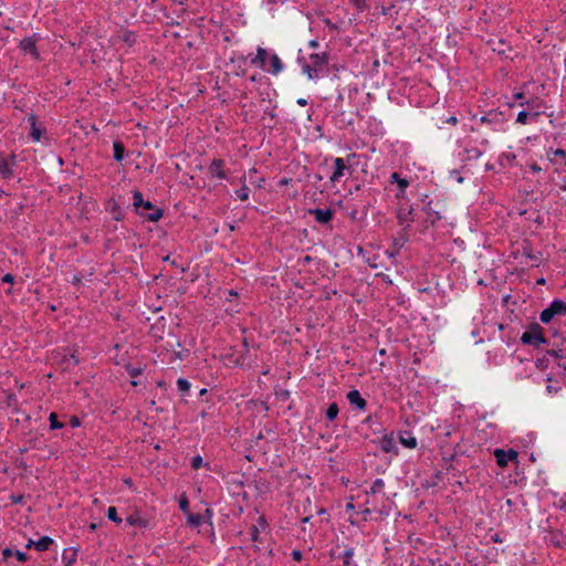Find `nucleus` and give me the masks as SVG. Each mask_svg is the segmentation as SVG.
I'll list each match as a JSON object with an SVG mask.
<instances>
[{
  "instance_id": "4be33fe9",
  "label": "nucleus",
  "mask_w": 566,
  "mask_h": 566,
  "mask_svg": "<svg viewBox=\"0 0 566 566\" xmlns=\"http://www.w3.org/2000/svg\"><path fill=\"white\" fill-rule=\"evenodd\" d=\"M485 151V149H482V148H479V147H467L465 148V153H467V157L465 159L468 160H475V159H479L483 153Z\"/></svg>"
},
{
  "instance_id": "9b49d317",
  "label": "nucleus",
  "mask_w": 566,
  "mask_h": 566,
  "mask_svg": "<svg viewBox=\"0 0 566 566\" xmlns=\"http://www.w3.org/2000/svg\"><path fill=\"white\" fill-rule=\"evenodd\" d=\"M21 50L30 54L33 59H39V52L35 46V40L33 38H25L20 42Z\"/></svg>"
},
{
  "instance_id": "49530a36",
  "label": "nucleus",
  "mask_w": 566,
  "mask_h": 566,
  "mask_svg": "<svg viewBox=\"0 0 566 566\" xmlns=\"http://www.w3.org/2000/svg\"><path fill=\"white\" fill-rule=\"evenodd\" d=\"M446 122L449 124L455 125L458 123V119H457V117L451 116Z\"/></svg>"
},
{
  "instance_id": "c85d7f7f",
  "label": "nucleus",
  "mask_w": 566,
  "mask_h": 566,
  "mask_svg": "<svg viewBox=\"0 0 566 566\" xmlns=\"http://www.w3.org/2000/svg\"><path fill=\"white\" fill-rule=\"evenodd\" d=\"M107 517L116 524H120L123 520L117 515L115 506H109L107 510Z\"/></svg>"
},
{
  "instance_id": "6e6552de",
  "label": "nucleus",
  "mask_w": 566,
  "mask_h": 566,
  "mask_svg": "<svg viewBox=\"0 0 566 566\" xmlns=\"http://www.w3.org/2000/svg\"><path fill=\"white\" fill-rule=\"evenodd\" d=\"M126 522L130 526H137L139 528L150 527V521L147 517H145L139 511H136L128 515Z\"/></svg>"
},
{
  "instance_id": "393cba45",
  "label": "nucleus",
  "mask_w": 566,
  "mask_h": 566,
  "mask_svg": "<svg viewBox=\"0 0 566 566\" xmlns=\"http://www.w3.org/2000/svg\"><path fill=\"white\" fill-rule=\"evenodd\" d=\"M113 149H114V159L117 161H122L124 158V153H125V148H124L123 144L119 142H115L113 144Z\"/></svg>"
},
{
  "instance_id": "09e8293b",
  "label": "nucleus",
  "mask_w": 566,
  "mask_h": 566,
  "mask_svg": "<svg viewBox=\"0 0 566 566\" xmlns=\"http://www.w3.org/2000/svg\"><path fill=\"white\" fill-rule=\"evenodd\" d=\"M70 359L72 360V364H73V365H76V364L78 363V359H77V358H75V355H74V354H71V355H70Z\"/></svg>"
},
{
  "instance_id": "a878e982",
  "label": "nucleus",
  "mask_w": 566,
  "mask_h": 566,
  "mask_svg": "<svg viewBox=\"0 0 566 566\" xmlns=\"http://www.w3.org/2000/svg\"><path fill=\"white\" fill-rule=\"evenodd\" d=\"M381 449L385 452H396V444L392 438H385L381 441Z\"/></svg>"
},
{
  "instance_id": "2eb2a0df",
  "label": "nucleus",
  "mask_w": 566,
  "mask_h": 566,
  "mask_svg": "<svg viewBox=\"0 0 566 566\" xmlns=\"http://www.w3.org/2000/svg\"><path fill=\"white\" fill-rule=\"evenodd\" d=\"M210 172L217 178L224 179L226 174L222 169V160L214 159L210 165Z\"/></svg>"
},
{
  "instance_id": "412c9836",
  "label": "nucleus",
  "mask_w": 566,
  "mask_h": 566,
  "mask_svg": "<svg viewBox=\"0 0 566 566\" xmlns=\"http://www.w3.org/2000/svg\"><path fill=\"white\" fill-rule=\"evenodd\" d=\"M270 63H271V70H269V71L272 72L273 74L276 75L283 71V63L281 62L280 57L276 54H272L270 56Z\"/></svg>"
},
{
  "instance_id": "7ed1b4c3",
  "label": "nucleus",
  "mask_w": 566,
  "mask_h": 566,
  "mask_svg": "<svg viewBox=\"0 0 566 566\" xmlns=\"http://www.w3.org/2000/svg\"><path fill=\"white\" fill-rule=\"evenodd\" d=\"M350 169L344 158L336 157L333 159V172L329 176L332 185L338 184L344 177L350 175Z\"/></svg>"
},
{
  "instance_id": "cd10ccee",
  "label": "nucleus",
  "mask_w": 566,
  "mask_h": 566,
  "mask_svg": "<svg viewBox=\"0 0 566 566\" xmlns=\"http://www.w3.org/2000/svg\"><path fill=\"white\" fill-rule=\"evenodd\" d=\"M250 189L243 185L240 189L235 191V196L239 200L245 201L249 199Z\"/></svg>"
},
{
  "instance_id": "dca6fc26",
  "label": "nucleus",
  "mask_w": 566,
  "mask_h": 566,
  "mask_svg": "<svg viewBox=\"0 0 566 566\" xmlns=\"http://www.w3.org/2000/svg\"><path fill=\"white\" fill-rule=\"evenodd\" d=\"M389 181L398 185L401 195L405 193L406 188L409 186V181L406 178H401L398 172H392L389 177Z\"/></svg>"
},
{
  "instance_id": "6ab92c4d",
  "label": "nucleus",
  "mask_w": 566,
  "mask_h": 566,
  "mask_svg": "<svg viewBox=\"0 0 566 566\" xmlns=\"http://www.w3.org/2000/svg\"><path fill=\"white\" fill-rule=\"evenodd\" d=\"M399 441L401 444H403L405 447H407L409 449H413L417 447V439L408 432L400 434Z\"/></svg>"
},
{
  "instance_id": "20e7f679",
  "label": "nucleus",
  "mask_w": 566,
  "mask_h": 566,
  "mask_svg": "<svg viewBox=\"0 0 566 566\" xmlns=\"http://www.w3.org/2000/svg\"><path fill=\"white\" fill-rule=\"evenodd\" d=\"M493 455L499 467L504 468L509 462L516 461L518 453L514 449H495Z\"/></svg>"
},
{
  "instance_id": "4468645a",
  "label": "nucleus",
  "mask_w": 566,
  "mask_h": 566,
  "mask_svg": "<svg viewBox=\"0 0 566 566\" xmlns=\"http://www.w3.org/2000/svg\"><path fill=\"white\" fill-rule=\"evenodd\" d=\"M266 57H268L266 50L259 46L258 51H256V55L251 60V63L256 66L264 67Z\"/></svg>"
},
{
  "instance_id": "7c9ffc66",
  "label": "nucleus",
  "mask_w": 566,
  "mask_h": 566,
  "mask_svg": "<svg viewBox=\"0 0 566 566\" xmlns=\"http://www.w3.org/2000/svg\"><path fill=\"white\" fill-rule=\"evenodd\" d=\"M177 388L182 394H187L190 389V382L185 378H179L177 380Z\"/></svg>"
},
{
  "instance_id": "ea45409f",
  "label": "nucleus",
  "mask_w": 566,
  "mask_h": 566,
  "mask_svg": "<svg viewBox=\"0 0 566 566\" xmlns=\"http://www.w3.org/2000/svg\"><path fill=\"white\" fill-rule=\"evenodd\" d=\"M14 555H15V557H17V559H18L19 562H25V560H27V554H25V553H23V552H21V551H17V552L14 553Z\"/></svg>"
},
{
  "instance_id": "58836bf2",
  "label": "nucleus",
  "mask_w": 566,
  "mask_h": 566,
  "mask_svg": "<svg viewBox=\"0 0 566 566\" xmlns=\"http://www.w3.org/2000/svg\"><path fill=\"white\" fill-rule=\"evenodd\" d=\"M2 282L4 283H9V284H13L14 283V276L10 273H7L3 277H2Z\"/></svg>"
},
{
  "instance_id": "6e6d98bb",
  "label": "nucleus",
  "mask_w": 566,
  "mask_h": 566,
  "mask_svg": "<svg viewBox=\"0 0 566 566\" xmlns=\"http://www.w3.org/2000/svg\"><path fill=\"white\" fill-rule=\"evenodd\" d=\"M172 1L180 6L185 4V2H186V0H172Z\"/></svg>"
},
{
  "instance_id": "c9c22d12",
  "label": "nucleus",
  "mask_w": 566,
  "mask_h": 566,
  "mask_svg": "<svg viewBox=\"0 0 566 566\" xmlns=\"http://www.w3.org/2000/svg\"><path fill=\"white\" fill-rule=\"evenodd\" d=\"M153 211L147 216L148 220L150 221H158L163 217V211L160 209H155L153 207Z\"/></svg>"
},
{
  "instance_id": "1a4fd4ad",
  "label": "nucleus",
  "mask_w": 566,
  "mask_h": 566,
  "mask_svg": "<svg viewBox=\"0 0 566 566\" xmlns=\"http://www.w3.org/2000/svg\"><path fill=\"white\" fill-rule=\"evenodd\" d=\"M310 213L312 216H314L315 220L318 222V223H322V224H326L328 223L333 217H334V211L331 210V209H313L310 211Z\"/></svg>"
},
{
  "instance_id": "de8ad7c7",
  "label": "nucleus",
  "mask_w": 566,
  "mask_h": 566,
  "mask_svg": "<svg viewBox=\"0 0 566 566\" xmlns=\"http://www.w3.org/2000/svg\"><path fill=\"white\" fill-rule=\"evenodd\" d=\"M297 104L301 106H305L307 104V101L305 98H298Z\"/></svg>"
},
{
  "instance_id": "052dcab7",
  "label": "nucleus",
  "mask_w": 566,
  "mask_h": 566,
  "mask_svg": "<svg viewBox=\"0 0 566 566\" xmlns=\"http://www.w3.org/2000/svg\"><path fill=\"white\" fill-rule=\"evenodd\" d=\"M560 507L566 510V504L562 505Z\"/></svg>"
},
{
  "instance_id": "f8f14e48",
  "label": "nucleus",
  "mask_w": 566,
  "mask_h": 566,
  "mask_svg": "<svg viewBox=\"0 0 566 566\" xmlns=\"http://www.w3.org/2000/svg\"><path fill=\"white\" fill-rule=\"evenodd\" d=\"M14 157H0V172L9 178L13 174Z\"/></svg>"
},
{
  "instance_id": "2f4dec72",
  "label": "nucleus",
  "mask_w": 566,
  "mask_h": 566,
  "mask_svg": "<svg viewBox=\"0 0 566 566\" xmlns=\"http://www.w3.org/2000/svg\"><path fill=\"white\" fill-rule=\"evenodd\" d=\"M49 421L51 429H61L64 427V424L57 420V416L54 412L50 413Z\"/></svg>"
},
{
  "instance_id": "3c124183",
  "label": "nucleus",
  "mask_w": 566,
  "mask_h": 566,
  "mask_svg": "<svg viewBox=\"0 0 566 566\" xmlns=\"http://www.w3.org/2000/svg\"><path fill=\"white\" fill-rule=\"evenodd\" d=\"M547 391H548L549 394H552V392H556V391H557V389L549 385V386H547Z\"/></svg>"
},
{
  "instance_id": "0eeeda50",
  "label": "nucleus",
  "mask_w": 566,
  "mask_h": 566,
  "mask_svg": "<svg viewBox=\"0 0 566 566\" xmlns=\"http://www.w3.org/2000/svg\"><path fill=\"white\" fill-rule=\"evenodd\" d=\"M481 123L490 125L494 130H503L504 122L503 117L499 113H489L480 118Z\"/></svg>"
},
{
  "instance_id": "864d4df0",
  "label": "nucleus",
  "mask_w": 566,
  "mask_h": 566,
  "mask_svg": "<svg viewBox=\"0 0 566 566\" xmlns=\"http://www.w3.org/2000/svg\"><path fill=\"white\" fill-rule=\"evenodd\" d=\"M541 111H539V105H537L536 107V111L532 114L533 117L539 115Z\"/></svg>"
},
{
  "instance_id": "f3484780",
  "label": "nucleus",
  "mask_w": 566,
  "mask_h": 566,
  "mask_svg": "<svg viewBox=\"0 0 566 566\" xmlns=\"http://www.w3.org/2000/svg\"><path fill=\"white\" fill-rule=\"evenodd\" d=\"M76 551L73 548H65L62 553V562L64 566H73V563L76 560Z\"/></svg>"
},
{
  "instance_id": "13d9d810",
  "label": "nucleus",
  "mask_w": 566,
  "mask_h": 566,
  "mask_svg": "<svg viewBox=\"0 0 566 566\" xmlns=\"http://www.w3.org/2000/svg\"><path fill=\"white\" fill-rule=\"evenodd\" d=\"M482 145L488 146V145H489V142H488V140H483V142H482Z\"/></svg>"
},
{
  "instance_id": "79ce46f5",
  "label": "nucleus",
  "mask_w": 566,
  "mask_h": 566,
  "mask_svg": "<svg viewBox=\"0 0 566 566\" xmlns=\"http://www.w3.org/2000/svg\"><path fill=\"white\" fill-rule=\"evenodd\" d=\"M292 556L294 560L298 562L302 558V553L300 551H293Z\"/></svg>"
},
{
  "instance_id": "aec40b11",
  "label": "nucleus",
  "mask_w": 566,
  "mask_h": 566,
  "mask_svg": "<svg viewBox=\"0 0 566 566\" xmlns=\"http://www.w3.org/2000/svg\"><path fill=\"white\" fill-rule=\"evenodd\" d=\"M133 199H134V206H135V208L143 207V208H145V209H153V205H151V202H149V201H145V200L143 199L142 193H140L139 191H135V192L133 193Z\"/></svg>"
},
{
  "instance_id": "e433bc0d",
  "label": "nucleus",
  "mask_w": 566,
  "mask_h": 566,
  "mask_svg": "<svg viewBox=\"0 0 566 566\" xmlns=\"http://www.w3.org/2000/svg\"><path fill=\"white\" fill-rule=\"evenodd\" d=\"M530 116H531L530 112L521 111L517 114L516 122L520 123V124H526Z\"/></svg>"
},
{
  "instance_id": "5fc2aeb1",
  "label": "nucleus",
  "mask_w": 566,
  "mask_h": 566,
  "mask_svg": "<svg viewBox=\"0 0 566 566\" xmlns=\"http://www.w3.org/2000/svg\"><path fill=\"white\" fill-rule=\"evenodd\" d=\"M34 542L35 541L30 539L27 544V547L30 548L31 546H34Z\"/></svg>"
},
{
  "instance_id": "4d7b16f0",
  "label": "nucleus",
  "mask_w": 566,
  "mask_h": 566,
  "mask_svg": "<svg viewBox=\"0 0 566 566\" xmlns=\"http://www.w3.org/2000/svg\"><path fill=\"white\" fill-rule=\"evenodd\" d=\"M206 392H207V389H205V388L200 390L201 396L205 395Z\"/></svg>"
},
{
  "instance_id": "c03bdc74",
  "label": "nucleus",
  "mask_w": 566,
  "mask_h": 566,
  "mask_svg": "<svg viewBox=\"0 0 566 566\" xmlns=\"http://www.w3.org/2000/svg\"><path fill=\"white\" fill-rule=\"evenodd\" d=\"M530 168H531V170H532L533 172H539V171H542V168H541L538 165H536V164L531 165V166H530Z\"/></svg>"
},
{
  "instance_id": "603ef678",
  "label": "nucleus",
  "mask_w": 566,
  "mask_h": 566,
  "mask_svg": "<svg viewBox=\"0 0 566 566\" xmlns=\"http://www.w3.org/2000/svg\"><path fill=\"white\" fill-rule=\"evenodd\" d=\"M11 554H12V552H11V549H10V548H6V549L3 551V555H4L6 557L10 556Z\"/></svg>"
},
{
  "instance_id": "f257e3e1",
  "label": "nucleus",
  "mask_w": 566,
  "mask_h": 566,
  "mask_svg": "<svg viewBox=\"0 0 566 566\" xmlns=\"http://www.w3.org/2000/svg\"><path fill=\"white\" fill-rule=\"evenodd\" d=\"M297 62L302 66L303 73L310 80H315L318 77L319 72L327 65L328 59L325 53H312L310 54L308 62L302 56H298Z\"/></svg>"
},
{
  "instance_id": "4c0bfd02",
  "label": "nucleus",
  "mask_w": 566,
  "mask_h": 566,
  "mask_svg": "<svg viewBox=\"0 0 566 566\" xmlns=\"http://www.w3.org/2000/svg\"><path fill=\"white\" fill-rule=\"evenodd\" d=\"M352 3L359 10H363L366 7L368 0H350Z\"/></svg>"
},
{
  "instance_id": "37998d69",
  "label": "nucleus",
  "mask_w": 566,
  "mask_h": 566,
  "mask_svg": "<svg viewBox=\"0 0 566 566\" xmlns=\"http://www.w3.org/2000/svg\"><path fill=\"white\" fill-rule=\"evenodd\" d=\"M179 506L182 511H186L188 507V501L186 499L181 500Z\"/></svg>"
},
{
  "instance_id": "bf43d9fd",
  "label": "nucleus",
  "mask_w": 566,
  "mask_h": 566,
  "mask_svg": "<svg viewBox=\"0 0 566 566\" xmlns=\"http://www.w3.org/2000/svg\"><path fill=\"white\" fill-rule=\"evenodd\" d=\"M396 245H403V242H396Z\"/></svg>"
},
{
  "instance_id": "c756f323",
  "label": "nucleus",
  "mask_w": 566,
  "mask_h": 566,
  "mask_svg": "<svg viewBox=\"0 0 566 566\" xmlns=\"http://www.w3.org/2000/svg\"><path fill=\"white\" fill-rule=\"evenodd\" d=\"M338 415V406L336 403H332L328 406L326 410V417L328 420L333 421L337 418Z\"/></svg>"
},
{
  "instance_id": "423d86ee",
  "label": "nucleus",
  "mask_w": 566,
  "mask_h": 566,
  "mask_svg": "<svg viewBox=\"0 0 566 566\" xmlns=\"http://www.w3.org/2000/svg\"><path fill=\"white\" fill-rule=\"evenodd\" d=\"M522 342L524 344H528V345L537 347V346L546 343V339L543 336L542 332L536 327V328H532L530 331L524 332L522 335Z\"/></svg>"
},
{
  "instance_id": "5701e85b",
  "label": "nucleus",
  "mask_w": 566,
  "mask_h": 566,
  "mask_svg": "<svg viewBox=\"0 0 566 566\" xmlns=\"http://www.w3.org/2000/svg\"><path fill=\"white\" fill-rule=\"evenodd\" d=\"M515 158V155L512 153H503L499 158V163L503 167H511Z\"/></svg>"
},
{
  "instance_id": "a18cd8bd",
  "label": "nucleus",
  "mask_w": 566,
  "mask_h": 566,
  "mask_svg": "<svg viewBox=\"0 0 566 566\" xmlns=\"http://www.w3.org/2000/svg\"><path fill=\"white\" fill-rule=\"evenodd\" d=\"M308 46L312 49H316L318 46V42L316 40H311L308 42Z\"/></svg>"
},
{
  "instance_id": "bb28decb",
  "label": "nucleus",
  "mask_w": 566,
  "mask_h": 566,
  "mask_svg": "<svg viewBox=\"0 0 566 566\" xmlns=\"http://www.w3.org/2000/svg\"><path fill=\"white\" fill-rule=\"evenodd\" d=\"M354 557V549L353 548H346L343 554L340 555V558L343 559L344 566H352Z\"/></svg>"
},
{
  "instance_id": "b1692460",
  "label": "nucleus",
  "mask_w": 566,
  "mask_h": 566,
  "mask_svg": "<svg viewBox=\"0 0 566 566\" xmlns=\"http://www.w3.org/2000/svg\"><path fill=\"white\" fill-rule=\"evenodd\" d=\"M51 544H52V539L48 536H44V537L38 539L36 542H34V547L38 551L43 552V551L49 549V546Z\"/></svg>"
},
{
  "instance_id": "ddd939ff",
  "label": "nucleus",
  "mask_w": 566,
  "mask_h": 566,
  "mask_svg": "<svg viewBox=\"0 0 566 566\" xmlns=\"http://www.w3.org/2000/svg\"><path fill=\"white\" fill-rule=\"evenodd\" d=\"M347 399L348 401L350 402V405L355 406L356 408H358L359 410H364L365 407H366V401L365 399L360 396L359 391L354 389V390H350L348 394H347Z\"/></svg>"
},
{
  "instance_id": "f704fd0d",
  "label": "nucleus",
  "mask_w": 566,
  "mask_h": 566,
  "mask_svg": "<svg viewBox=\"0 0 566 566\" xmlns=\"http://www.w3.org/2000/svg\"><path fill=\"white\" fill-rule=\"evenodd\" d=\"M202 520H203V517H202V515H200V514H190V515L188 516V522H189V524H190V525H192V526H198V525H200V524H201V522H202Z\"/></svg>"
},
{
  "instance_id": "a19ab883",
  "label": "nucleus",
  "mask_w": 566,
  "mask_h": 566,
  "mask_svg": "<svg viewBox=\"0 0 566 566\" xmlns=\"http://www.w3.org/2000/svg\"><path fill=\"white\" fill-rule=\"evenodd\" d=\"M70 424L72 428H77L81 426V421L77 417H72L70 420Z\"/></svg>"
},
{
  "instance_id": "473e14b6",
  "label": "nucleus",
  "mask_w": 566,
  "mask_h": 566,
  "mask_svg": "<svg viewBox=\"0 0 566 566\" xmlns=\"http://www.w3.org/2000/svg\"><path fill=\"white\" fill-rule=\"evenodd\" d=\"M384 481L381 479H376L373 484L370 485V493L376 494L378 492H381L384 489Z\"/></svg>"
},
{
  "instance_id": "8fccbe9b",
  "label": "nucleus",
  "mask_w": 566,
  "mask_h": 566,
  "mask_svg": "<svg viewBox=\"0 0 566 566\" xmlns=\"http://www.w3.org/2000/svg\"><path fill=\"white\" fill-rule=\"evenodd\" d=\"M558 365L566 370V359L563 358L562 361L558 363Z\"/></svg>"
},
{
  "instance_id": "72a5a7b5",
  "label": "nucleus",
  "mask_w": 566,
  "mask_h": 566,
  "mask_svg": "<svg viewBox=\"0 0 566 566\" xmlns=\"http://www.w3.org/2000/svg\"><path fill=\"white\" fill-rule=\"evenodd\" d=\"M203 465L205 467H209V463H205L203 459L200 455H196V457L192 458V460H191L192 469L198 470V469H200Z\"/></svg>"
},
{
  "instance_id": "9d476101",
  "label": "nucleus",
  "mask_w": 566,
  "mask_h": 566,
  "mask_svg": "<svg viewBox=\"0 0 566 566\" xmlns=\"http://www.w3.org/2000/svg\"><path fill=\"white\" fill-rule=\"evenodd\" d=\"M397 218H398L400 226L408 228L413 220L412 219V208L409 206L400 207L398 210V213H397Z\"/></svg>"
},
{
  "instance_id": "a211bd4d",
  "label": "nucleus",
  "mask_w": 566,
  "mask_h": 566,
  "mask_svg": "<svg viewBox=\"0 0 566 566\" xmlns=\"http://www.w3.org/2000/svg\"><path fill=\"white\" fill-rule=\"evenodd\" d=\"M29 122L31 124V138L33 142H40L43 132L42 128L36 125V120L33 115L29 117Z\"/></svg>"
},
{
  "instance_id": "f03ea898",
  "label": "nucleus",
  "mask_w": 566,
  "mask_h": 566,
  "mask_svg": "<svg viewBox=\"0 0 566 566\" xmlns=\"http://www.w3.org/2000/svg\"><path fill=\"white\" fill-rule=\"evenodd\" d=\"M566 316V303L562 300H554L548 307L541 313V322L551 323L555 317Z\"/></svg>"
},
{
  "instance_id": "39448f33",
  "label": "nucleus",
  "mask_w": 566,
  "mask_h": 566,
  "mask_svg": "<svg viewBox=\"0 0 566 566\" xmlns=\"http://www.w3.org/2000/svg\"><path fill=\"white\" fill-rule=\"evenodd\" d=\"M546 157L548 161L556 166V171L559 170L560 166H566V150L557 148H548L546 149Z\"/></svg>"
}]
</instances>
